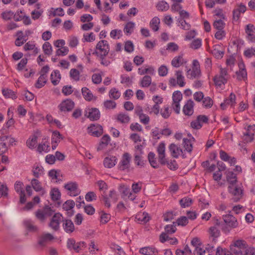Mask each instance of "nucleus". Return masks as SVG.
<instances>
[{"label": "nucleus", "mask_w": 255, "mask_h": 255, "mask_svg": "<svg viewBox=\"0 0 255 255\" xmlns=\"http://www.w3.org/2000/svg\"><path fill=\"white\" fill-rule=\"evenodd\" d=\"M223 220L226 226L222 230L225 233L230 232L232 229L238 227L239 223L238 220L233 215L227 214L222 216Z\"/></svg>", "instance_id": "obj_1"}, {"label": "nucleus", "mask_w": 255, "mask_h": 255, "mask_svg": "<svg viewBox=\"0 0 255 255\" xmlns=\"http://www.w3.org/2000/svg\"><path fill=\"white\" fill-rule=\"evenodd\" d=\"M228 79L227 69L220 67L219 73L214 77L213 80L216 87L222 88L227 83Z\"/></svg>", "instance_id": "obj_2"}, {"label": "nucleus", "mask_w": 255, "mask_h": 255, "mask_svg": "<svg viewBox=\"0 0 255 255\" xmlns=\"http://www.w3.org/2000/svg\"><path fill=\"white\" fill-rule=\"evenodd\" d=\"M247 247V245L245 241L239 240L234 241L233 244L230 245V250L234 255H243V252Z\"/></svg>", "instance_id": "obj_3"}, {"label": "nucleus", "mask_w": 255, "mask_h": 255, "mask_svg": "<svg viewBox=\"0 0 255 255\" xmlns=\"http://www.w3.org/2000/svg\"><path fill=\"white\" fill-rule=\"evenodd\" d=\"M110 50L109 45L106 40L100 41L97 44L95 53L100 57H105Z\"/></svg>", "instance_id": "obj_4"}, {"label": "nucleus", "mask_w": 255, "mask_h": 255, "mask_svg": "<svg viewBox=\"0 0 255 255\" xmlns=\"http://www.w3.org/2000/svg\"><path fill=\"white\" fill-rule=\"evenodd\" d=\"M228 191L231 194L234 201H238L242 197V187L236 183L230 184L228 187Z\"/></svg>", "instance_id": "obj_5"}, {"label": "nucleus", "mask_w": 255, "mask_h": 255, "mask_svg": "<svg viewBox=\"0 0 255 255\" xmlns=\"http://www.w3.org/2000/svg\"><path fill=\"white\" fill-rule=\"evenodd\" d=\"M53 213L51 208L48 206H46L42 209L37 210L34 214L37 220L40 222H44L46 218L51 216Z\"/></svg>", "instance_id": "obj_6"}, {"label": "nucleus", "mask_w": 255, "mask_h": 255, "mask_svg": "<svg viewBox=\"0 0 255 255\" xmlns=\"http://www.w3.org/2000/svg\"><path fill=\"white\" fill-rule=\"evenodd\" d=\"M176 79L170 78L169 80V85L172 87H175L177 85L183 87L185 85V78L183 75L182 72L181 71H176L175 72Z\"/></svg>", "instance_id": "obj_7"}, {"label": "nucleus", "mask_w": 255, "mask_h": 255, "mask_svg": "<svg viewBox=\"0 0 255 255\" xmlns=\"http://www.w3.org/2000/svg\"><path fill=\"white\" fill-rule=\"evenodd\" d=\"M64 187L66 190L67 194L71 196H76L81 192L76 182H68L64 184Z\"/></svg>", "instance_id": "obj_8"}, {"label": "nucleus", "mask_w": 255, "mask_h": 255, "mask_svg": "<svg viewBox=\"0 0 255 255\" xmlns=\"http://www.w3.org/2000/svg\"><path fill=\"white\" fill-rule=\"evenodd\" d=\"M182 99V94L179 91H175L172 95L173 103L172 108L176 114H179L180 111V103Z\"/></svg>", "instance_id": "obj_9"}, {"label": "nucleus", "mask_w": 255, "mask_h": 255, "mask_svg": "<svg viewBox=\"0 0 255 255\" xmlns=\"http://www.w3.org/2000/svg\"><path fill=\"white\" fill-rule=\"evenodd\" d=\"M255 125H248L245 128L243 132V139L246 142H251L254 139Z\"/></svg>", "instance_id": "obj_10"}, {"label": "nucleus", "mask_w": 255, "mask_h": 255, "mask_svg": "<svg viewBox=\"0 0 255 255\" xmlns=\"http://www.w3.org/2000/svg\"><path fill=\"white\" fill-rule=\"evenodd\" d=\"M88 132L94 136L99 137L103 132V128L99 124H92L88 128Z\"/></svg>", "instance_id": "obj_11"}, {"label": "nucleus", "mask_w": 255, "mask_h": 255, "mask_svg": "<svg viewBox=\"0 0 255 255\" xmlns=\"http://www.w3.org/2000/svg\"><path fill=\"white\" fill-rule=\"evenodd\" d=\"M130 156L128 153H125L119 164V168L121 170L128 169L129 167Z\"/></svg>", "instance_id": "obj_12"}, {"label": "nucleus", "mask_w": 255, "mask_h": 255, "mask_svg": "<svg viewBox=\"0 0 255 255\" xmlns=\"http://www.w3.org/2000/svg\"><path fill=\"white\" fill-rule=\"evenodd\" d=\"M74 107V103L70 99L63 101L58 106L59 109L62 112L71 111Z\"/></svg>", "instance_id": "obj_13"}, {"label": "nucleus", "mask_w": 255, "mask_h": 255, "mask_svg": "<svg viewBox=\"0 0 255 255\" xmlns=\"http://www.w3.org/2000/svg\"><path fill=\"white\" fill-rule=\"evenodd\" d=\"M63 217L60 213L55 214L49 223L50 227L55 231L58 230L59 228L60 223Z\"/></svg>", "instance_id": "obj_14"}, {"label": "nucleus", "mask_w": 255, "mask_h": 255, "mask_svg": "<svg viewBox=\"0 0 255 255\" xmlns=\"http://www.w3.org/2000/svg\"><path fill=\"white\" fill-rule=\"evenodd\" d=\"M169 150L171 156L174 158H177L181 155L184 157L182 149L174 143H171L169 146Z\"/></svg>", "instance_id": "obj_15"}, {"label": "nucleus", "mask_w": 255, "mask_h": 255, "mask_svg": "<svg viewBox=\"0 0 255 255\" xmlns=\"http://www.w3.org/2000/svg\"><path fill=\"white\" fill-rule=\"evenodd\" d=\"M159 161L162 164L166 162L165 158V144L163 142L160 143L157 148Z\"/></svg>", "instance_id": "obj_16"}, {"label": "nucleus", "mask_w": 255, "mask_h": 255, "mask_svg": "<svg viewBox=\"0 0 255 255\" xmlns=\"http://www.w3.org/2000/svg\"><path fill=\"white\" fill-rule=\"evenodd\" d=\"M239 70L237 71V79L239 80H245L247 78V72L246 66L243 61H240L238 64Z\"/></svg>", "instance_id": "obj_17"}, {"label": "nucleus", "mask_w": 255, "mask_h": 255, "mask_svg": "<svg viewBox=\"0 0 255 255\" xmlns=\"http://www.w3.org/2000/svg\"><path fill=\"white\" fill-rule=\"evenodd\" d=\"M85 116L91 121H96L100 117V112L97 108L89 109L86 111Z\"/></svg>", "instance_id": "obj_18"}, {"label": "nucleus", "mask_w": 255, "mask_h": 255, "mask_svg": "<svg viewBox=\"0 0 255 255\" xmlns=\"http://www.w3.org/2000/svg\"><path fill=\"white\" fill-rule=\"evenodd\" d=\"M50 143L48 141V138L46 137L42 138V140L40 143L37 148V151L39 153H47L50 151Z\"/></svg>", "instance_id": "obj_19"}, {"label": "nucleus", "mask_w": 255, "mask_h": 255, "mask_svg": "<svg viewBox=\"0 0 255 255\" xmlns=\"http://www.w3.org/2000/svg\"><path fill=\"white\" fill-rule=\"evenodd\" d=\"M118 158L114 155H108L103 160V165L105 167L111 168L114 167L117 163Z\"/></svg>", "instance_id": "obj_20"}, {"label": "nucleus", "mask_w": 255, "mask_h": 255, "mask_svg": "<svg viewBox=\"0 0 255 255\" xmlns=\"http://www.w3.org/2000/svg\"><path fill=\"white\" fill-rule=\"evenodd\" d=\"M139 253L142 255H156L158 250L154 246H147L140 248Z\"/></svg>", "instance_id": "obj_21"}, {"label": "nucleus", "mask_w": 255, "mask_h": 255, "mask_svg": "<svg viewBox=\"0 0 255 255\" xmlns=\"http://www.w3.org/2000/svg\"><path fill=\"white\" fill-rule=\"evenodd\" d=\"M129 138L136 145L134 146L135 150H139L141 153L142 149V145L141 144L142 141L141 137L137 133H132L130 135Z\"/></svg>", "instance_id": "obj_22"}, {"label": "nucleus", "mask_w": 255, "mask_h": 255, "mask_svg": "<svg viewBox=\"0 0 255 255\" xmlns=\"http://www.w3.org/2000/svg\"><path fill=\"white\" fill-rule=\"evenodd\" d=\"M194 102L192 100H188L183 107V113L187 116L192 115L194 112Z\"/></svg>", "instance_id": "obj_23"}, {"label": "nucleus", "mask_w": 255, "mask_h": 255, "mask_svg": "<svg viewBox=\"0 0 255 255\" xmlns=\"http://www.w3.org/2000/svg\"><path fill=\"white\" fill-rule=\"evenodd\" d=\"M16 38L15 40V44L17 46L22 45L27 40L28 38L23 34V31L18 30L16 33Z\"/></svg>", "instance_id": "obj_24"}, {"label": "nucleus", "mask_w": 255, "mask_h": 255, "mask_svg": "<svg viewBox=\"0 0 255 255\" xmlns=\"http://www.w3.org/2000/svg\"><path fill=\"white\" fill-rule=\"evenodd\" d=\"M53 239L54 237L51 234L45 233L42 234L39 238L38 240V244L42 246H44L53 240Z\"/></svg>", "instance_id": "obj_25"}, {"label": "nucleus", "mask_w": 255, "mask_h": 255, "mask_svg": "<svg viewBox=\"0 0 255 255\" xmlns=\"http://www.w3.org/2000/svg\"><path fill=\"white\" fill-rule=\"evenodd\" d=\"M82 93L84 99L87 101H95L97 99V97L86 87L82 88Z\"/></svg>", "instance_id": "obj_26"}, {"label": "nucleus", "mask_w": 255, "mask_h": 255, "mask_svg": "<svg viewBox=\"0 0 255 255\" xmlns=\"http://www.w3.org/2000/svg\"><path fill=\"white\" fill-rule=\"evenodd\" d=\"M187 61L183 58V54L174 57L171 61V65L176 68H178L186 63Z\"/></svg>", "instance_id": "obj_27"}, {"label": "nucleus", "mask_w": 255, "mask_h": 255, "mask_svg": "<svg viewBox=\"0 0 255 255\" xmlns=\"http://www.w3.org/2000/svg\"><path fill=\"white\" fill-rule=\"evenodd\" d=\"M111 141V138L108 134L104 135L101 139L99 145L97 147V150H102L107 147Z\"/></svg>", "instance_id": "obj_28"}, {"label": "nucleus", "mask_w": 255, "mask_h": 255, "mask_svg": "<svg viewBox=\"0 0 255 255\" xmlns=\"http://www.w3.org/2000/svg\"><path fill=\"white\" fill-rule=\"evenodd\" d=\"M188 138H183V145L185 150L188 152H191L192 150V140L193 137L191 134H188Z\"/></svg>", "instance_id": "obj_29"}, {"label": "nucleus", "mask_w": 255, "mask_h": 255, "mask_svg": "<svg viewBox=\"0 0 255 255\" xmlns=\"http://www.w3.org/2000/svg\"><path fill=\"white\" fill-rule=\"evenodd\" d=\"M38 136L36 134L30 135L26 142V146L30 149H34L37 144Z\"/></svg>", "instance_id": "obj_30"}, {"label": "nucleus", "mask_w": 255, "mask_h": 255, "mask_svg": "<svg viewBox=\"0 0 255 255\" xmlns=\"http://www.w3.org/2000/svg\"><path fill=\"white\" fill-rule=\"evenodd\" d=\"M23 49L24 51L32 50L34 54H37L39 51V49L36 46L35 42L32 41L26 43L23 46Z\"/></svg>", "instance_id": "obj_31"}, {"label": "nucleus", "mask_w": 255, "mask_h": 255, "mask_svg": "<svg viewBox=\"0 0 255 255\" xmlns=\"http://www.w3.org/2000/svg\"><path fill=\"white\" fill-rule=\"evenodd\" d=\"M61 74L58 70H55L52 72L50 75L51 82L54 85H57L61 80Z\"/></svg>", "instance_id": "obj_32"}, {"label": "nucleus", "mask_w": 255, "mask_h": 255, "mask_svg": "<svg viewBox=\"0 0 255 255\" xmlns=\"http://www.w3.org/2000/svg\"><path fill=\"white\" fill-rule=\"evenodd\" d=\"M63 228L67 233H72L75 229L74 224L70 220H65L63 221Z\"/></svg>", "instance_id": "obj_33"}, {"label": "nucleus", "mask_w": 255, "mask_h": 255, "mask_svg": "<svg viewBox=\"0 0 255 255\" xmlns=\"http://www.w3.org/2000/svg\"><path fill=\"white\" fill-rule=\"evenodd\" d=\"M135 24L132 21L128 22L125 25L124 31L127 35H130L134 30Z\"/></svg>", "instance_id": "obj_34"}, {"label": "nucleus", "mask_w": 255, "mask_h": 255, "mask_svg": "<svg viewBox=\"0 0 255 255\" xmlns=\"http://www.w3.org/2000/svg\"><path fill=\"white\" fill-rule=\"evenodd\" d=\"M31 184L32 186V188L36 192H42V194L45 193V191H44L40 182L36 179L33 178L31 181Z\"/></svg>", "instance_id": "obj_35"}, {"label": "nucleus", "mask_w": 255, "mask_h": 255, "mask_svg": "<svg viewBox=\"0 0 255 255\" xmlns=\"http://www.w3.org/2000/svg\"><path fill=\"white\" fill-rule=\"evenodd\" d=\"M135 219L140 222L146 223L149 220V216L146 212H139L136 215Z\"/></svg>", "instance_id": "obj_36"}, {"label": "nucleus", "mask_w": 255, "mask_h": 255, "mask_svg": "<svg viewBox=\"0 0 255 255\" xmlns=\"http://www.w3.org/2000/svg\"><path fill=\"white\" fill-rule=\"evenodd\" d=\"M152 79L149 75L144 76L140 80L139 85L143 88H146L151 84Z\"/></svg>", "instance_id": "obj_37"}, {"label": "nucleus", "mask_w": 255, "mask_h": 255, "mask_svg": "<svg viewBox=\"0 0 255 255\" xmlns=\"http://www.w3.org/2000/svg\"><path fill=\"white\" fill-rule=\"evenodd\" d=\"M142 153V150H141V153H140L139 150H135L134 162L135 164L140 167L143 166L144 164V161L142 160V157L141 156Z\"/></svg>", "instance_id": "obj_38"}, {"label": "nucleus", "mask_w": 255, "mask_h": 255, "mask_svg": "<svg viewBox=\"0 0 255 255\" xmlns=\"http://www.w3.org/2000/svg\"><path fill=\"white\" fill-rule=\"evenodd\" d=\"M23 224L25 228L31 232H36L38 230V228L34 225L33 222L30 219H26L24 221Z\"/></svg>", "instance_id": "obj_39"}, {"label": "nucleus", "mask_w": 255, "mask_h": 255, "mask_svg": "<svg viewBox=\"0 0 255 255\" xmlns=\"http://www.w3.org/2000/svg\"><path fill=\"white\" fill-rule=\"evenodd\" d=\"M32 172L33 175L36 177L38 178L43 174V167L38 164H35L32 168Z\"/></svg>", "instance_id": "obj_40"}, {"label": "nucleus", "mask_w": 255, "mask_h": 255, "mask_svg": "<svg viewBox=\"0 0 255 255\" xmlns=\"http://www.w3.org/2000/svg\"><path fill=\"white\" fill-rule=\"evenodd\" d=\"M19 14V11H17L14 14V20L16 21L23 20V22L25 25H29L31 23V20L29 16L21 15L19 17H17V15Z\"/></svg>", "instance_id": "obj_41"}, {"label": "nucleus", "mask_w": 255, "mask_h": 255, "mask_svg": "<svg viewBox=\"0 0 255 255\" xmlns=\"http://www.w3.org/2000/svg\"><path fill=\"white\" fill-rule=\"evenodd\" d=\"M2 93L3 96L6 98H11L12 99H16L17 96L16 93L9 89H3L2 90Z\"/></svg>", "instance_id": "obj_42"}, {"label": "nucleus", "mask_w": 255, "mask_h": 255, "mask_svg": "<svg viewBox=\"0 0 255 255\" xmlns=\"http://www.w3.org/2000/svg\"><path fill=\"white\" fill-rule=\"evenodd\" d=\"M160 19L157 17H154L150 21V27L154 31H157L159 29Z\"/></svg>", "instance_id": "obj_43"}, {"label": "nucleus", "mask_w": 255, "mask_h": 255, "mask_svg": "<svg viewBox=\"0 0 255 255\" xmlns=\"http://www.w3.org/2000/svg\"><path fill=\"white\" fill-rule=\"evenodd\" d=\"M48 175L50 177L51 180L54 182H57L60 180V172L55 170H51L48 172Z\"/></svg>", "instance_id": "obj_44"}, {"label": "nucleus", "mask_w": 255, "mask_h": 255, "mask_svg": "<svg viewBox=\"0 0 255 255\" xmlns=\"http://www.w3.org/2000/svg\"><path fill=\"white\" fill-rule=\"evenodd\" d=\"M50 195L52 200L53 201H57L61 197V193L57 188H52L50 192Z\"/></svg>", "instance_id": "obj_45"}, {"label": "nucleus", "mask_w": 255, "mask_h": 255, "mask_svg": "<svg viewBox=\"0 0 255 255\" xmlns=\"http://www.w3.org/2000/svg\"><path fill=\"white\" fill-rule=\"evenodd\" d=\"M213 103V100L209 97H204L202 101V106L206 109L211 108L212 107Z\"/></svg>", "instance_id": "obj_46"}, {"label": "nucleus", "mask_w": 255, "mask_h": 255, "mask_svg": "<svg viewBox=\"0 0 255 255\" xmlns=\"http://www.w3.org/2000/svg\"><path fill=\"white\" fill-rule=\"evenodd\" d=\"M47 76L40 75L36 84L35 87L37 88H41L43 87L47 82Z\"/></svg>", "instance_id": "obj_47"}, {"label": "nucleus", "mask_w": 255, "mask_h": 255, "mask_svg": "<svg viewBox=\"0 0 255 255\" xmlns=\"http://www.w3.org/2000/svg\"><path fill=\"white\" fill-rule=\"evenodd\" d=\"M200 74V69L192 68V70H189L187 71V76L190 79H193L199 76Z\"/></svg>", "instance_id": "obj_48"}, {"label": "nucleus", "mask_w": 255, "mask_h": 255, "mask_svg": "<svg viewBox=\"0 0 255 255\" xmlns=\"http://www.w3.org/2000/svg\"><path fill=\"white\" fill-rule=\"evenodd\" d=\"M4 139L6 138L0 136V155L5 153L8 150V145L5 142Z\"/></svg>", "instance_id": "obj_49"}, {"label": "nucleus", "mask_w": 255, "mask_h": 255, "mask_svg": "<svg viewBox=\"0 0 255 255\" xmlns=\"http://www.w3.org/2000/svg\"><path fill=\"white\" fill-rule=\"evenodd\" d=\"M155 156V154L152 152H149L148 155V159L151 166L155 168L158 166V164Z\"/></svg>", "instance_id": "obj_50"}, {"label": "nucleus", "mask_w": 255, "mask_h": 255, "mask_svg": "<svg viewBox=\"0 0 255 255\" xmlns=\"http://www.w3.org/2000/svg\"><path fill=\"white\" fill-rule=\"evenodd\" d=\"M109 96L111 99L117 100L121 96V92L117 89L113 88L110 90Z\"/></svg>", "instance_id": "obj_51"}, {"label": "nucleus", "mask_w": 255, "mask_h": 255, "mask_svg": "<svg viewBox=\"0 0 255 255\" xmlns=\"http://www.w3.org/2000/svg\"><path fill=\"white\" fill-rule=\"evenodd\" d=\"M117 120L123 124H127L129 123L130 121V118L129 116L125 113H120L117 116Z\"/></svg>", "instance_id": "obj_52"}, {"label": "nucleus", "mask_w": 255, "mask_h": 255, "mask_svg": "<svg viewBox=\"0 0 255 255\" xmlns=\"http://www.w3.org/2000/svg\"><path fill=\"white\" fill-rule=\"evenodd\" d=\"M179 46L175 42H169L167 44L166 50L170 52H176L179 50Z\"/></svg>", "instance_id": "obj_53"}, {"label": "nucleus", "mask_w": 255, "mask_h": 255, "mask_svg": "<svg viewBox=\"0 0 255 255\" xmlns=\"http://www.w3.org/2000/svg\"><path fill=\"white\" fill-rule=\"evenodd\" d=\"M42 50L44 54L47 55H51L53 51L51 45L48 42H46L43 44Z\"/></svg>", "instance_id": "obj_54"}, {"label": "nucleus", "mask_w": 255, "mask_h": 255, "mask_svg": "<svg viewBox=\"0 0 255 255\" xmlns=\"http://www.w3.org/2000/svg\"><path fill=\"white\" fill-rule=\"evenodd\" d=\"M225 100V103H227L231 107H234L236 105V95L233 93H231L229 98Z\"/></svg>", "instance_id": "obj_55"}, {"label": "nucleus", "mask_w": 255, "mask_h": 255, "mask_svg": "<svg viewBox=\"0 0 255 255\" xmlns=\"http://www.w3.org/2000/svg\"><path fill=\"white\" fill-rule=\"evenodd\" d=\"M69 74L71 78L75 81H78L80 80V72L77 69H71Z\"/></svg>", "instance_id": "obj_56"}, {"label": "nucleus", "mask_w": 255, "mask_h": 255, "mask_svg": "<svg viewBox=\"0 0 255 255\" xmlns=\"http://www.w3.org/2000/svg\"><path fill=\"white\" fill-rule=\"evenodd\" d=\"M244 55L248 58L255 57V48L250 47L246 48L244 51Z\"/></svg>", "instance_id": "obj_57"}, {"label": "nucleus", "mask_w": 255, "mask_h": 255, "mask_svg": "<svg viewBox=\"0 0 255 255\" xmlns=\"http://www.w3.org/2000/svg\"><path fill=\"white\" fill-rule=\"evenodd\" d=\"M191 250L188 246H186L184 249H177L176 251V255H191Z\"/></svg>", "instance_id": "obj_58"}, {"label": "nucleus", "mask_w": 255, "mask_h": 255, "mask_svg": "<svg viewBox=\"0 0 255 255\" xmlns=\"http://www.w3.org/2000/svg\"><path fill=\"white\" fill-rule=\"evenodd\" d=\"M62 139V137L60 132L58 131H54L52 132L51 137V142L57 143L60 142Z\"/></svg>", "instance_id": "obj_59"}, {"label": "nucleus", "mask_w": 255, "mask_h": 255, "mask_svg": "<svg viewBox=\"0 0 255 255\" xmlns=\"http://www.w3.org/2000/svg\"><path fill=\"white\" fill-rule=\"evenodd\" d=\"M227 179L230 184L237 182L236 174L233 171H228L227 173Z\"/></svg>", "instance_id": "obj_60"}, {"label": "nucleus", "mask_w": 255, "mask_h": 255, "mask_svg": "<svg viewBox=\"0 0 255 255\" xmlns=\"http://www.w3.org/2000/svg\"><path fill=\"white\" fill-rule=\"evenodd\" d=\"M206 251H208L206 248H205L202 245L195 248L193 254L194 255H205Z\"/></svg>", "instance_id": "obj_61"}, {"label": "nucleus", "mask_w": 255, "mask_h": 255, "mask_svg": "<svg viewBox=\"0 0 255 255\" xmlns=\"http://www.w3.org/2000/svg\"><path fill=\"white\" fill-rule=\"evenodd\" d=\"M122 35L123 32L121 29H114L110 32V36L113 39H119L122 36Z\"/></svg>", "instance_id": "obj_62"}, {"label": "nucleus", "mask_w": 255, "mask_h": 255, "mask_svg": "<svg viewBox=\"0 0 255 255\" xmlns=\"http://www.w3.org/2000/svg\"><path fill=\"white\" fill-rule=\"evenodd\" d=\"M21 95L23 97V99L25 101H31L34 98V94L28 91H23Z\"/></svg>", "instance_id": "obj_63"}, {"label": "nucleus", "mask_w": 255, "mask_h": 255, "mask_svg": "<svg viewBox=\"0 0 255 255\" xmlns=\"http://www.w3.org/2000/svg\"><path fill=\"white\" fill-rule=\"evenodd\" d=\"M216 255H234L233 253L226 249H222L218 247L217 249Z\"/></svg>", "instance_id": "obj_64"}]
</instances>
